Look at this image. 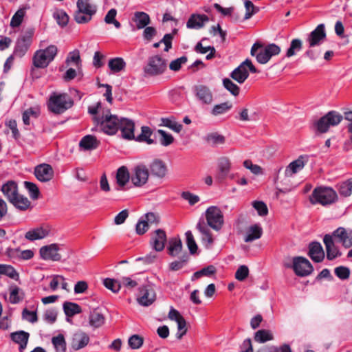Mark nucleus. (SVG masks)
I'll use <instances>...</instances> for the list:
<instances>
[{"label":"nucleus","mask_w":352,"mask_h":352,"mask_svg":"<svg viewBox=\"0 0 352 352\" xmlns=\"http://www.w3.org/2000/svg\"><path fill=\"white\" fill-rule=\"evenodd\" d=\"M336 241L340 243L344 248L352 247V229L339 227L331 234Z\"/></svg>","instance_id":"ddd939ff"},{"label":"nucleus","mask_w":352,"mask_h":352,"mask_svg":"<svg viewBox=\"0 0 352 352\" xmlns=\"http://www.w3.org/2000/svg\"><path fill=\"white\" fill-rule=\"evenodd\" d=\"M216 272V269L213 265H209L206 267L203 268L202 270L196 272L193 274V277L195 278H199L203 276H210L214 274Z\"/></svg>","instance_id":"69168bd1"},{"label":"nucleus","mask_w":352,"mask_h":352,"mask_svg":"<svg viewBox=\"0 0 352 352\" xmlns=\"http://www.w3.org/2000/svg\"><path fill=\"white\" fill-rule=\"evenodd\" d=\"M243 166L247 169H249L254 175L263 174L262 168L257 164H253L250 160H245L243 162Z\"/></svg>","instance_id":"774afa93"},{"label":"nucleus","mask_w":352,"mask_h":352,"mask_svg":"<svg viewBox=\"0 0 352 352\" xmlns=\"http://www.w3.org/2000/svg\"><path fill=\"white\" fill-rule=\"evenodd\" d=\"M293 270L298 276H307L313 271L310 262L302 256L295 257L293 259Z\"/></svg>","instance_id":"4468645a"},{"label":"nucleus","mask_w":352,"mask_h":352,"mask_svg":"<svg viewBox=\"0 0 352 352\" xmlns=\"http://www.w3.org/2000/svg\"><path fill=\"white\" fill-rule=\"evenodd\" d=\"M194 93L197 99L205 104H210L213 101V95L210 89L203 85H197L194 87Z\"/></svg>","instance_id":"4be33fe9"},{"label":"nucleus","mask_w":352,"mask_h":352,"mask_svg":"<svg viewBox=\"0 0 352 352\" xmlns=\"http://www.w3.org/2000/svg\"><path fill=\"white\" fill-rule=\"evenodd\" d=\"M182 243L179 237H173L169 239L168 252L171 256H177L182 251Z\"/></svg>","instance_id":"72a5a7b5"},{"label":"nucleus","mask_w":352,"mask_h":352,"mask_svg":"<svg viewBox=\"0 0 352 352\" xmlns=\"http://www.w3.org/2000/svg\"><path fill=\"white\" fill-rule=\"evenodd\" d=\"M51 228L48 225H42L28 230L25 238L30 241L41 240L50 234Z\"/></svg>","instance_id":"a211bd4d"},{"label":"nucleus","mask_w":352,"mask_h":352,"mask_svg":"<svg viewBox=\"0 0 352 352\" xmlns=\"http://www.w3.org/2000/svg\"><path fill=\"white\" fill-rule=\"evenodd\" d=\"M58 54V48L50 45L45 49L36 50L32 57V65L35 68H46Z\"/></svg>","instance_id":"39448f33"},{"label":"nucleus","mask_w":352,"mask_h":352,"mask_svg":"<svg viewBox=\"0 0 352 352\" xmlns=\"http://www.w3.org/2000/svg\"><path fill=\"white\" fill-rule=\"evenodd\" d=\"M254 339L258 343H265L274 339L273 333L270 330L261 329L254 333Z\"/></svg>","instance_id":"ea45409f"},{"label":"nucleus","mask_w":352,"mask_h":352,"mask_svg":"<svg viewBox=\"0 0 352 352\" xmlns=\"http://www.w3.org/2000/svg\"><path fill=\"white\" fill-rule=\"evenodd\" d=\"M166 242V234L162 229L156 230L151 236L150 245L156 252H161L164 250Z\"/></svg>","instance_id":"412c9836"},{"label":"nucleus","mask_w":352,"mask_h":352,"mask_svg":"<svg viewBox=\"0 0 352 352\" xmlns=\"http://www.w3.org/2000/svg\"><path fill=\"white\" fill-rule=\"evenodd\" d=\"M148 176L149 172L146 166L144 164H138L133 169L131 180L135 186L140 187L147 182Z\"/></svg>","instance_id":"9b49d317"},{"label":"nucleus","mask_w":352,"mask_h":352,"mask_svg":"<svg viewBox=\"0 0 352 352\" xmlns=\"http://www.w3.org/2000/svg\"><path fill=\"white\" fill-rule=\"evenodd\" d=\"M34 32L33 29H30L18 38L14 51L16 56L23 57L28 52L32 42Z\"/></svg>","instance_id":"1a4fd4ad"},{"label":"nucleus","mask_w":352,"mask_h":352,"mask_svg":"<svg viewBox=\"0 0 352 352\" xmlns=\"http://www.w3.org/2000/svg\"><path fill=\"white\" fill-rule=\"evenodd\" d=\"M77 8L85 14L94 15L96 12V6L91 3V0H78Z\"/></svg>","instance_id":"4c0bfd02"},{"label":"nucleus","mask_w":352,"mask_h":352,"mask_svg":"<svg viewBox=\"0 0 352 352\" xmlns=\"http://www.w3.org/2000/svg\"><path fill=\"white\" fill-rule=\"evenodd\" d=\"M119 129L121 131L122 137L126 140H134L135 124L129 119L120 118Z\"/></svg>","instance_id":"5701e85b"},{"label":"nucleus","mask_w":352,"mask_h":352,"mask_svg":"<svg viewBox=\"0 0 352 352\" xmlns=\"http://www.w3.org/2000/svg\"><path fill=\"white\" fill-rule=\"evenodd\" d=\"M9 290V300L12 304L19 303L23 299V292L18 286L12 285L10 286Z\"/></svg>","instance_id":"a19ab883"},{"label":"nucleus","mask_w":352,"mask_h":352,"mask_svg":"<svg viewBox=\"0 0 352 352\" xmlns=\"http://www.w3.org/2000/svg\"><path fill=\"white\" fill-rule=\"evenodd\" d=\"M54 18L58 24L62 27L65 26L69 21V16L66 12L62 10H58L54 12Z\"/></svg>","instance_id":"5fc2aeb1"},{"label":"nucleus","mask_w":352,"mask_h":352,"mask_svg":"<svg viewBox=\"0 0 352 352\" xmlns=\"http://www.w3.org/2000/svg\"><path fill=\"white\" fill-rule=\"evenodd\" d=\"M1 191L10 202L19 195L17 185L14 182H8L3 184Z\"/></svg>","instance_id":"473e14b6"},{"label":"nucleus","mask_w":352,"mask_h":352,"mask_svg":"<svg viewBox=\"0 0 352 352\" xmlns=\"http://www.w3.org/2000/svg\"><path fill=\"white\" fill-rule=\"evenodd\" d=\"M280 48L274 43L264 45L260 42H256L252 46L250 54L254 56L260 64H266L272 56L279 54Z\"/></svg>","instance_id":"7ed1b4c3"},{"label":"nucleus","mask_w":352,"mask_h":352,"mask_svg":"<svg viewBox=\"0 0 352 352\" xmlns=\"http://www.w3.org/2000/svg\"><path fill=\"white\" fill-rule=\"evenodd\" d=\"M168 318L177 322V332L175 336L178 340H181L183 336L186 334L188 330L186 320L180 313L173 307H170V309Z\"/></svg>","instance_id":"2eb2a0df"},{"label":"nucleus","mask_w":352,"mask_h":352,"mask_svg":"<svg viewBox=\"0 0 352 352\" xmlns=\"http://www.w3.org/2000/svg\"><path fill=\"white\" fill-rule=\"evenodd\" d=\"M25 187L28 190L30 197L33 199H36L39 195V190L37 186L30 182H25Z\"/></svg>","instance_id":"e2e57ef3"},{"label":"nucleus","mask_w":352,"mask_h":352,"mask_svg":"<svg viewBox=\"0 0 352 352\" xmlns=\"http://www.w3.org/2000/svg\"><path fill=\"white\" fill-rule=\"evenodd\" d=\"M186 239V245L189 249L190 254H195L197 250V245L191 231L188 230L185 233Z\"/></svg>","instance_id":"4d7b16f0"},{"label":"nucleus","mask_w":352,"mask_h":352,"mask_svg":"<svg viewBox=\"0 0 352 352\" xmlns=\"http://www.w3.org/2000/svg\"><path fill=\"white\" fill-rule=\"evenodd\" d=\"M52 343L56 352H66L67 344L63 334H58L52 338Z\"/></svg>","instance_id":"37998d69"},{"label":"nucleus","mask_w":352,"mask_h":352,"mask_svg":"<svg viewBox=\"0 0 352 352\" xmlns=\"http://www.w3.org/2000/svg\"><path fill=\"white\" fill-rule=\"evenodd\" d=\"M116 15L117 11L116 9L112 8L109 10L104 17V21L107 24H113L117 29H119L121 27V24L116 19Z\"/></svg>","instance_id":"864d4df0"},{"label":"nucleus","mask_w":352,"mask_h":352,"mask_svg":"<svg viewBox=\"0 0 352 352\" xmlns=\"http://www.w3.org/2000/svg\"><path fill=\"white\" fill-rule=\"evenodd\" d=\"M48 110L54 114H61L71 108L73 100L67 94L53 92L47 101Z\"/></svg>","instance_id":"20e7f679"},{"label":"nucleus","mask_w":352,"mask_h":352,"mask_svg":"<svg viewBox=\"0 0 352 352\" xmlns=\"http://www.w3.org/2000/svg\"><path fill=\"white\" fill-rule=\"evenodd\" d=\"M248 69H249L252 73L257 72L252 61L249 59H246L232 72L230 77L239 83L242 84L249 76Z\"/></svg>","instance_id":"6e6552de"},{"label":"nucleus","mask_w":352,"mask_h":352,"mask_svg":"<svg viewBox=\"0 0 352 352\" xmlns=\"http://www.w3.org/2000/svg\"><path fill=\"white\" fill-rule=\"evenodd\" d=\"M325 26L323 23L319 24L306 38L309 47H314L322 44L326 39Z\"/></svg>","instance_id":"f8f14e48"},{"label":"nucleus","mask_w":352,"mask_h":352,"mask_svg":"<svg viewBox=\"0 0 352 352\" xmlns=\"http://www.w3.org/2000/svg\"><path fill=\"white\" fill-rule=\"evenodd\" d=\"M153 132L150 127L147 126H143L141 128V133L138 135L135 139L138 142H145L148 144L153 143V140L151 139V136Z\"/></svg>","instance_id":"a18cd8bd"},{"label":"nucleus","mask_w":352,"mask_h":352,"mask_svg":"<svg viewBox=\"0 0 352 352\" xmlns=\"http://www.w3.org/2000/svg\"><path fill=\"white\" fill-rule=\"evenodd\" d=\"M149 169L153 176L163 178L167 173V167L165 163L158 159L154 160L149 165Z\"/></svg>","instance_id":"cd10ccee"},{"label":"nucleus","mask_w":352,"mask_h":352,"mask_svg":"<svg viewBox=\"0 0 352 352\" xmlns=\"http://www.w3.org/2000/svg\"><path fill=\"white\" fill-rule=\"evenodd\" d=\"M232 107V105L230 102H223L214 105L211 111V113L214 116L222 115L230 111Z\"/></svg>","instance_id":"3c124183"},{"label":"nucleus","mask_w":352,"mask_h":352,"mask_svg":"<svg viewBox=\"0 0 352 352\" xmlns=\"http://www.w3.org/2000/svg\"><path fill=\"white\" fill-rule=\"evenodd\" d=\"M108 66L113 73H118L124 69L126 63L122 58H114L109 60Z\"/></svg>","instance_id":"49530a36"},{"label":"nucleus","mask_w":352,"mask_h":352,"mask_svg":"<svg viewBox=\"0 0 352 352\" xmlns=\"http://www.w3.org/2000/svg\"><path fill=\"white\" fill-rule=\"evenodd\" d=\"M166 68L165 60L160 56H154L148 59L144 71L146 75L157 76L162 74Z\"/></svg>","instance_id":"9d476101"},{"label":"nucleus","mask_w":352,"mask_h":352,"mask_svg":"<svg viewBox=\"0 0 352 352\" xmlns=\"http://www.w3.org/2000/svg\"><path fill=\"white\" fill-rule=\"evenodd\" d=\"M252 206L260 216H265L268 213L267 205L263 201H254L252 202Z\"/></svg>","instance_id":"338daca9"},{"label":"nucleus","mask_w":352,"mask_h":352,"mask_svg":"<svg viewBox=\"0 0 352 352\" xmlns=\"http://www.w3.org/2000/svg\"><path fill=\"white\" fill-rule=\"evenodd\" d=\"M100 141L92 135L84 136L79 142V146L84 151H91L98 148Z\"/></svg>","instance_id":"7c9ffc66"},{"label":"nucleus","mask_w":352,"mask_h":352,"mask_svg":"<svg viewBox=\"0 0 352 352\" xmlns=\"http://www.w3.org/2000/svg\"><path fill=\"white\" fill-rule=\"evenodd\" d=\"M94 121L97 130H99L109 135H115L119 130L120 118L113 115L107 110L102 115L94 117Z\"/></svg>","instance_id":"f03ea898"},{"label":"nucleus","mask_w":352,"mask_h":352,"mask_svg":"<svg viewBox=\"0 0 352 352\" xmlns=\"http://www.w3.org/2000/svg\"><path fill=\"white\" fill-rule=\"evenodd\" d=\"M208 21L209 18L206 14H192L186 23V27L189 29H200Z\"/></svg>","instance_id":"a878e982"},{"label":"nucleus","mask_w":352,"mask_h":352,"mask_svg":"<svg viewBox=\"0 0 352 352\" xmlns=\"http://www.w3.org/2000/svg\"><path fill=\"white\" fill-rule=\"evenodd\" d=\"M342 118L343 117L340 113L334 111H329L315 123L316 129L319 133H326L330 126H334L340 124Z\"/></svg>","instance_id":"0eeeda50"},{"label":"nucleus","mask_w":352,"mask_h":352,"mask_svg":"<svg viewBox=\"0 0 352 352\" xmlns=\"http://www.w3.org/2000/svg\"><path fill=\"white\" fill-rule=\"evenodd\" d=\"M157 132L161 135L160 141L162 145L167 146L173 142L174 138L171 134L161 129L158 130Z\"/></svg>","instance_id":"0e129e2a"},{"label":"nucleus","mask_w":352,"mask_h":352,"mask_svg":"<svg viewBox=\"0 0 352 352\" xmlns=\"http://www.w3.org/2000/svg\"><path fill=\"white\" fill-rule=\"evenodd\" d=\"M63 309L65 315L69 317L81 312L80 307L78 304L71 302H65L63 304Z\"/></svg>","instance_id":"de8ad7c7"},{"label":"nucleus","mask_w":352,"mask_h":352,"mask_svg":"<svg viewBox=\"0 0 352 352\" xmlns=\"http://www.w3.org/2000/svg\"><path fill=\"white\" fill-rule=\"evenodd\" d=\"M10 203L20 210L24 211L31 208L30 200L26 197L19 194Z\"/></svg>","instance_id":"f704fd0d"},{"label":"nucleus","mask_w":352,"mask_h":352,"mask_svg":"<svg viewBox=\"0 0 352 352\" xmlns=\"http://www.w3.org/2000/svg\"><path fill=\"white\" fill-rule=\"evenodd\" d=\"M144 342V339L142 336L135 334L131 336L128 340L129 346L132 349H140Z\"/></svg>","instance_id":"13d9d810"},{"label":"nucleus","mask_w":352,"mask_h":352,"mask_svg":"<svg viewBox=\"0 0 352 352\" xmlns=\"http://www.w3.org/2000/svg\"><path fill=\"white\" fill-rule=\"evenodd\" d=\"M302 47V42L299 38L292 40L290 46L286 52V56L289 58L294 56L298 52L300 51Z\"/></svg>","instance_id":"09e8293b"},{"label":"nucleus","mask_w":352,"mask_h":352,"mask_svg":"<svg viewBox=\"0 0 352 352\" xmlns=\"http://www.w3.org/2000/svg\"><path fill=\"white\" fill-rule=\"evenodd\" d=\"M89 337L82 331H78L74 334L72 340V347L74 350H79L88 344Z\"/></svg>","instance_id":"c756f323"},{"label":"nucleus","mask_w":352,"mask_h":352,"mask_svg":"<svg viewBox=\"0 0 352 352\" xmlns=\"http://www.w3.org/2000/svg\"><path fill=\"white\" fill-rule=\"evenodd\" d=\"M156 299V294L153 288L151 286H144L140 289L138 296V302L142 306L151 305Z\"/></svg>","instance_id":"6ab92c4d"},{"label":"nucleus","mask_w":352,"mask_h":352,"mask_svg":"<svg viewBox=\"0 0 352 352\" xmlns=\"http://www.w3.org/2000/svg\"><path fill=\"white\" fill-rule=\"evenodd\" d=\"M133 20L138 29L144 28L151 21L149 15L144 12H135Z\"/></svg>","instance_id":"c9c22d12"},{"label":"nucleus","mask_w":352,"mask_h":352,"mask_svg":"<svg viewBox=\"0 0 352 352\" xmlns=\"http://www.w3.org/2000/svg\"><path fill=\"white\" fill-rule=\"evenodd\" d=\"M339 193L344 197H349L352 192V178L339 185Z\"/></svg>","instance_id":"6e6d98bb"},{"label":"nucleus","mask_w":352,"mask_h":352,"mask_svg":"<svg viewBox=\"0 0 352 352\" xmlns=\"http://www.w3.org/2000/svg\"><path fill=\"white\" fill-rule=\"evenodd\" d=\"M131 179L128 169L125 166L119 168L116 173V182L120 188H123Z\"/></svg>","instance_id":"e433bc0d"},{"label":"nucleus","mask_w":352,"mask_h":352,"mask_svg":"<svg viewBox=\"0 0 352 352\" xmlns=\"http://www.w3.org/2000/svg\"><path fill=\"white\" fill-rule=\"evenodd\" d=\"M205 217L207 221H199L196 228L201 234V242L207 249H210L213 245L214 239L212 236L210 229L219 231L224 223L223 214L217 206H210L205 212Z\"/></svg>","instance_id":"f257e3e1"},{"label":"nucleus","mask_w":352,"mask_h":352,"mask_svg":"<svg viewBox=\"0 0 352 352\" xmlns=\"http://www.w3.org/2000/svg\"><path fill=\"white\" fill-rule=\"evenodd\" d=\"M262 234L263 229L259 225H252L248 228L244 241L246 243L252 242L254 240L260 239L262 236Z\"/></svg>","instance_id":"2f4dec72"},{"label":"nucleus","mask_w":352,"mask_h":352,"mask_svg":"<svg viewBox=\"0 0 352 352\" xmlns=\"http://www.w3.org/2000/svg\"><path fill=\"white\" fill-rule=\"evenodd\" d=\"M337 198V193L333 188L319 187L313 191L310 201L314 204H320L326 206L334 203Z\"/></svg>","instance_id":"423d86ee"},{"label":"nucleus","mask_w":352,"mask_h":352,"mask_svg":"<svg viewBox=\"0 0 352 352\" xmlns=\"http://www.w3.org/2000/svg\"><path fill=\"white\" fill-rule=\"evenodd\" d=\"M309 256L316 263H320L324 259V252L320 243L312 242L309 244Z\"/></svg>","instance_id":"c85d7f7f"},{"label":"nucleus","mask_w":352,"mask_h":352,"mask_svg":"<svg viewBox=\"0 0 352 352\" xmlns=\"http://www.w3.org/2000/svg\"><path fill=\"white\" fill-rule=\"evenodd\" d=\"M40 113L41 109L38 106L28 108L23 113L22 119L23 124L25 125H30V118H37Z\"/></svg>","instance_id":"58836bf2"},{"label":"nucleus","mask_w":352,"mask_h":352,"mask_svg":"<svg viewBox=\"0 0 352 352\" xmlns=\"http://www.w3.org/2000/svg\"><path fill=\"white\" fill-rule=\"evenodd\" d=\"M34 175L41 182L50 181L54 177V170L47 164H41L34 168Z\"/></svg>","instance_id":"aec40b11"},{"label":"nucleus","mask_w":352,"mask_h":352,"mask_svg":"<svg viewBox=\"0 0 352 352\" xmlns=\"http://www.w3.org/2000/svg\"><path fill=\"white\" fill-rule=\"evenodd\" d=\"M103 284L107 289L111 290L113 292H118L121 287L120 282L113 278H105L103 280Z\"/></svg>","instance_id":"052dcab7"},{"label":"nucleus","mask_w":352,"mask_h":352,"mask_svg":"<svg viewBox=\"0 0 352 352\" xmlns=\"http://www.w3.org/2000/svg\"><path fill=\"white\" fill-rule=\"evenodd\" d=\"M0 274L6 275L16 280L19 278V273L10 265L0 264Z\"/></svg>","instance_id":"8fccbe9b"},{"label":"nucleus","mask_w":352,"mask_h":352,"mask_svg":"<svg viewBox=\"0 0 352 352\" xmlns=\"http://www.w3.org/2000/svg\"><path fill=\"white\" fill-rule=\"evenodd\" d=\"M231 169V162L227 157H221L218 160L217 174L216 179L219 180L224 179L228 175Z\"/></svg>","instance_id":"393cba45"},{"label":"nucleus","mask_w":352,"mask_h":352,"mask_svg":"<svg viewBox=\"0 0 352 352\" xmlns=\"http://www.w3.org/2000/svg\"><path fill=\"white\" fill-rule=\"evenodd\" d=\"M223 85L233 96H237L239 94L240 89L239 86L234 84L230 79L224 78L223 80Z\"/></svg>","instance_id":"bf43d9fd"},{"label":"nucleus","mask_w":352,"mask_h":352,"mask_svg":"<svg viewBox=\"0 0 352 352\" xmlns=\"http://www.w3.org/2000/svg\"><path fill=\"white\" fill-rule=\"evenodd\" d=\"M104 316L97 310L90 313L89 324L94 328L101 327L104 323Z\"/></svg>","instance_id":"79ce46f5"},{"label":"nucleus","mask_w":352,"mask_h":352,"mask_svg":"<svg viewBox=\"0 0 352 352\" xmlns=\"http://www.w3.org/2000/svg\"><path fill=\"white\" fill-rule=\"evenodd\" d=\"M65 63L67 65V66L73 65L76 67H78L80 65L81 63L79 51L75 50L69 52L66 58Z\"/></svg>","instance_id":"603ef678"},{"label":"nucleus","mask_w":352,"mask_h":352,"mask_svg":"<svg viewBox=\"0 0 352 352\" xmlns=\"http://www.w3.org/2000/svg\"><path fill=\"white\" fill-rule=\"evenodd\" d=\"M59 246L56 243L43 246L39 250L40 256L45 261H59L61 256L58 253Z\"/></svg>","instance_id":"dca6fc26"},{"label":"nucleus","mask_w":352,"mask_h":352,"mask_svg":"<svg viewBox=\"0 0 352 352\" xmlns=\"http://www.w3.org/2000/svg\"><path fill=\"white\" fill-rule=\"evenodd\" d=\"M334 273L340 279L346 280L350 276L351 271L347 267L339 266L335 268Z\"/></svg>","instance_id":"680f3d73"},{"label":"nucleus","mask_w":352,"mask_h":352,"mask_svg":"<svg viewBox=\"0 0 352 352\" xmlns=\"http://www.w3.org/2000/svg\"><path fill=\"white\" fill-rule=\"evenodd\" d=\"M305 158V157L301 155L297 160L289 163L285 168V176L290 177L301 170L306 164Z\"/></svg>","instance_id":"b1692460"},{"label":"nucleus","mask_w":352,"mask_h":352,"mask_svg":"<svg viewBox=\"0 0 352 352\" xmlns=\"http://www.w3.org/2000/svg\"><path fill=\"white\" fill-rule=\"evenodd\" d=\"M323 243L325 246L326 256L328 260L332 261L341 256L342 252L339 248L335 244L333 236L329 234H325L323 238Z\"/></svg>","instance_id":"f3484780"},{"label":"nucleus","mask_w":352,"mask_h":352,"mask_svg":"<svg viewBox=\"0 0 352 352\" xmlns=\"http://www.w3.org/2000/svg\"><path fill=\"white\" fill-rule=\"evenodd\" d=\"M10 338L14 342L19 344V351L23 352L27 347L30 334L24 331H19L12 333Z\"/></svg>","instance_id":"bb28decb"},{"label":"nucleus","mask_w":352,"mask_h":352,"mask_svg":"<svg viewBox=\"0 0 352 352\" xmlns=\"http://www.w3.org/2000/svg\"><path fill=\"white\" fill-rule=\"evenodd\" d=\"M161 122L162 125L170 129L176 133H179L183 128L182 125L177 122L173 117L163 118L161 119Z\"/></svg>","instance_id":"c03bdc74"}]
</instances>
